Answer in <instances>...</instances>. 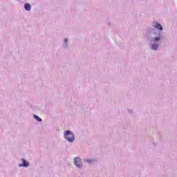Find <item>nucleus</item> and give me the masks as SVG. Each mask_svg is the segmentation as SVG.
Here are the masks:
<instances>
[{"label": "nucleus", "instance_id": "1", "mask_svg": "<svg viewBox=\"0 0 177 177\" xmlns=\"http://www.w3.org/2000/svg\"><path fill=\"white\" fill-rule=\"evenodd\" d=\"M148 34H153L155 35L154 37H151L149 39L150 42H160V41H162L164 39V32L160 31H157L154 28H148L147 30Z\"/></svg>", "mask_w": 177, "mask_h": 177}, {"label": "nucleus", "instance_id": "2", "mask_svg": "<svg viewBox=\"0 0 177 177\" xmlns=\"http://www.w3.org/2000/svg\"><path fill=\"white\" fill-rule=\"evenodd\" d=\"M64 138L69 143H73L75 140L74 133L70 130H66L64 132Z\"/></svg>", "mask_w": 177, "mask_h": 177}, {"label": "nucleus", "instance_id": "3", "mask_svg": "<svg viewBox=\"0 0 177 177\" xmlns=\"http://www.w3.org/2000/svg\"><path fill=\"white\" fill-rule=\"evenodd\" d=\"M73 162L75 167H77V168H79V169H81V168L84 167V165L82 164V160H81L80 157L74 158Z\"/></svg>", "mask_w": 177, "mask_h": 177}, {"label": "nucleus", "instance_id": "4", "mask_svg": "<svg viewBox=\"0 0 177 177\" xmlns=\"http://www.w3.org/2000/svg\"><path fill=\"white\" fill-rule=\"evenodd\" d=\"M153 27H154V28H156L158 30L156 31H160V32H162V30H164V28L162 27V25H160V23L157 22V21H153L152 24Z\"/></svg>", "mask_w": 177, "mask_h": 177}, {"label": "nucleus", "instance_id": "5", "mask_svg": "<svg viewBox=\"0 0 177 177\" xmlns=\"http://www.w3.org/2000/svg\"><path fill=\"white\" fill-rule=\"evenodd\" d=\"M21 161H22V163L18 165V167L19 168H21V167H24V168H27V167H30V162L28 161H27L26 159L21 158Z\"/></svg>", "mask_w": 177, "mask_h": 177}, {"label": "nucleus", "instance_id": "6", "mask_svg": "<svg viewBox=\"0 0 177 177\" xmlns=\"http://www.w3.org/2000/svg\"><path fill=\"white\" fill-rule=\"evenodd\" d=\"M150 46V49H151V50H154L155 52L158 50V48L160 46L157 42H151Z\"/></svg>", "mask_w": 177, "mask_h": 177}, {"label": "nucleus", "instance_id": "7", "mask_svg": "<svg viewBox=\"0 0 177 177\" xmlns=\"http://www.w3.org/2000/svg\"><path fill=\"white\" fill-rule=\"evenodd\" d=\"M63 49H67L68 48V39L64 38L62 44Z\"/></svg>", "mask_w": 177, "mask_h": 177}, {"label": "nucleus", "instance_id": "8", "mask_svg": "<svg viewBox=\"0 0 177 177\" xmlns=\"http://www.w3.org/2000/svg\"><path fill=\"white\" fill-rule=\"evenodd\" d=\"M24 9L25 10H27V12H30V10H31V4L26 3L24 4Z\"/></svg>", "mask_w": 177, "mask_h": 177}, {"label": "nucleus", "instance_id": "9", "mask_svg": "<svg viewBox=\"0 0 177 177\" xmlns=\"http://www.w3.org/2000/svg\"><path fill=\"white\" fill-rule=\"evenodd\" d=\"M33 118H35L36 121H38V122H42V118L35 114H33Z\"/></svg>", "mask_w": 177, "mask_h": 177}, {"label": "nucleus", "instance_id": "10", "mask_svg": "<svg viewBox=\"0 0 177 177\" xmlns=\"http://www.w3.org/2000/svg\"><path fill=\"white\" fill-rule=\"evenodd\" d=\"M83 161L84 162H87V164H88V165H91V163L93 162V161H95V160H93V159H84Z\"/></svg>", "mask_w": 177, "mask_h": 177}, {"label": "nucleus", "instance_id": "11", "mask_svg": "<svg viewBox=\"0 0 177 177\" xmlns=\"http://www.w3.org/2000/svg\"><path fill=\"white\" fill-rule=\"evenodd\" d=\"M129 113H133V112L132 111V110L129 109Z\"/></svg>", "mask_w": 177, "mask_h": 177}]
</instances>
